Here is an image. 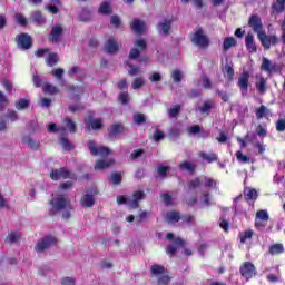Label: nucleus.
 Wrapping results in <instances>:
<instances>
[{
  "mask_svg": "<svg viewBox=\"0 0 285 285\" xmlns=\"http://www.w3.org/2000/svg\"><path fill=\"white\" fill-rule=\"evenodd\" d=\"M215 186H217V181L206 176L196 178L188 183L189 190H195L197 188H207L203 190V194L199 198L202 206L205 207H208L213 204V199L210 198V188H215Z\"/></svg>",
  "mask_w": 285,
  "mask_h": 285,
  "instance_id": "nucleus-1",
  "label": "nucleus"
},
{
  "mask_svg": "<svg viewBox=\"0 0 285 285\" xmlns=\"http://www.w3.org/2000/svg\"><path fill=\"white\" fill-rule=\"evenodd\" d=\"M146 198V194L144 191H135L132 196H118L117 204H127L130 208H138L139 202Z\"/></svg>",
  "mask_w": 285,
  "mask_h": 285,
  "instance_id": "nucleus-2",
  "label": "nucleus"
},
{
  "mask_svg": "<svg viewBox=\"0 0 285 285\" xmlns=\"http://www.w3.org/2000/svg\"><path fill=\"white\" fill-rule=\"evenodd\" d=\"M151 275L155 277L159 285H168L170 284V276L166 268L161 265H153L150 267Z\"/></svg>",
  "mask_w": 285,
  "mask_h": 285,
  "instance_id": "nucleus-3",
  "label": "nucleus"
},
{
  "mask_svg": "<svg viewBox=\"0 0 285 285\" xmlns=\"http://www.w3.org/2000/svg\"><path fill=\"white\" fill-rule=\"evenodd\" d=\"M191 43L197 46V48H208L210 40H208L206 32H204L202 28H198L191 36Z\"/></svg>",
  "mask_w": 285,
  "mask_h": 285,
  "instance_id": "nucleus-4",
  "label": "nucleus"
},
{
  "mask_svg": "<svg viewBox=\"0 0 285 285\" xmlns=\"http://www.w3.org/2000/svg\"><path fill=\"white\" fill-rule=\"evenodd\" d=\"M261 70L267 72V75H277V72H282V66L269 60L268 58H263Z\"/></svg>",
  "mask_w": 285,
  "mask_h": 285,
  "instance_id": "nucleus-5",
  "label": "nucleus"
},
{
  "mask_svg": "<svg viewBox=\"0 0 285 285\" xmlns=\"http://www.w3.org/2000/svg\"><path fill=\"white\" fill-rule=\"evenodd\" d=\"M52 246H57V238L55 236H45L38 240L36 245V253H43V250H48V248Z\"/></svg>",
  "mask_w": 285,
  "mask_h": 285,
  "instance_id": "nucleus-6",
  "label": "nucleus"
},
{
  "mask_svg": "<svg viewBox=\"0 0 285 285\" xmlns=\"http://www.w3.org/2000/svg\"><path fill=\"white\" fill-rule=\"evenodd\" d=\"M50 177L53 181H59V179H76L75 174H72V171L66 170V168L52 169Z\"/></svg>",
  "mask_w": 285,
  "mask_h": 285,
  "instance_id": "nucleus-7",
  "label": "nucleus"
},
{
  "mask_svg": "<svg viewBox=\"0 0 285 285\" xmlns=\"http://www.w3.org/2000/svg\"><path fill=\"white\" fill-rule=\"evenodd\" d=\"M240 275L248 282V279H252V277H255L257 275V269L255 268V265L250 262H245L240 266Z\"/></svg>",
  "mask_w": 285,
  "mask_h": 285,
  "instance_id": "nucleus-8",
  "label": "nucleus"
},
{
  "mask_svg": "<svg viewBox=\"0 0 285 285\" xmlns=\"http://www.w3.org/2000/svg\"><path fill=\"white\" fill-rule=\"evenodd\" d=\"M88 149L90 150V154L94 155V157H106L110 155V149H108L107 147H97V142H95L94 140L88 141Z\"/></svg>",
  "mask_w": 285,
  "mask_h": 285,
  "instance_id": "nucleus-9",
  "label": "nucleus"
},
{
  "mask_svg": "<svg viewBox=\"0 0 285 285\" xmlns=\"http://www.w3.org/2000/svg\"><path fill=\"white\" fill-rule=\"evenodd\" d=\"M135 48L129 52V59H138L141 52L146 50L147 43L144 39H138L134 42Z\"/></svg>",
  "mask_w": 285,
  "mask_h": 285,
  "instance_id": "nucleus-10",
  "label": "nucleus"
},
{
  "mask_svg": "<svg viewBox=\"0 0 285 285\" xmlns=\"http://www.w3.org/2000/svg\"><path fill=\"white\" fill-rule=\"evenodd\" d=\"M50 204L52 206L51 213H59V210H63L68 206V199L63 196H53Z\"/></svg>",
  "mask_w": 285,
  "mask_h": 285,
  "instance_id": "nucleus-11",
  "label": "nucleus"
},
{
  "mask_svg": "<svg viewBox=\"0 0 285 285\" xmlns=\"http://www.w3.org/2000/svg\"><path fill=\"white\" fill-rule=\"evenodd\" d=\"M61 37H63V27L61 24L53 26L49 33V41H51V43H59Z\"/></svg>",
  "mask_w": 285,
  "mask_h": 285,
  "instance_id": "nucleus-12",
  "label": "nucleus"
},
{
  "mask_svg": "<svg viewBox=\"0 0 285 285\" xmlns=\"http://www.w3.org/2000/svg\"><path fill=\"white\" fill-rule=\"evenodd\" d=\"M250 79V73L248 71H244L238 78V88L242 95H248V81Z\"/></svg>",
  "mask_w": 285,
  "mask_h": 285,
  "instance_id": "nucleus-13",
  "label": "nucleus"
},
{
  "mask_svg": "<svg viewBox=\"0 0 285 285\" xmlns=\"http://www.w3.org/2000/svg\"><path fill=\"white\" fill-rule=\"evenodd\" d=\"M249 28H252L256 35L264 32V26L262 24V19L258 16H252L248 21Z\"/></svg>",
  "mask_w": 285,
  "mask_h": 285,
  "instance_id": "nucleus-14",
  "label": "nucleus"
},
{
  "mask_svg": "<svg viewBox=\"0 0 285 285\" xmlns=\"http://www.w3.org/2000/svg\"><path fill=\"white\" fill-rule=\"evenodd\" d=\"M17 43L22 50H28L32 47V39L28 36V33H22L18 36Z\"/></svg>",
  "mask_w": 285,
  "mask_h": 285,
  "instance_id": "nucleus-15",
  "label": "nucleus"
},
{
  "mask_svg": "<svg viewBox=\"0 0 285 285\" xmlns=\"http://www.w3.org/2000/svg\"><path fill=\"white\" fill-rule=\"evenodd\" d=\"M131 30H134V32L137 35H144L146 32V22L137 18L134 19L131 23Z\"/></svg>",
  "mask_w": 285,
  "mask_h": 285,
  "instance_id": "nucleus-16",
  "label": "nucleus"
},
{
  "mask_svg": "<svg viewBox=\"0 0 285 285\" xmlns=\"http://www.w3.org/2000/svg\"><path fill=\"white\" fill-rule=\"evenodd\" d=\"M245 46L248 52H257V46L255 45V36L253 33H247L245 37Z\"/></svg>",
  "mask_w": 285,
  "mask_h": 285,
  "instance_id": "nucleus-17",
  "label": "nucleus"
},
{
  "mask_svg": "<svg viewBox=\"0 0 285 285\" xmlns=\"http://www.w3.org/2000/svg\"><path fill=\"white\" fill-rule=\"evenodd\" d=\"M119 50V45L115 40V38H109V40L105 45V51L108 52V55H115Z\"/></svg>",
  "mask_w": 285,
  "mask_h": 285,
  "instance_id": "nucleus-18",
  "label": "nucleus"
},
{
  "mask_svg": "<svg viewBox=\"0 0 285 285\" xmlns=\"http://www.w3.org/2000/svg\"><path fill=\"white\" fill-rule=\"evenodd\" d=\"M181 246H184V242L181 240V238H176L173 244L168 245L166 249L167 255H175V253H177V249L181 248Z\"/></svg>",
  "mask_w": 285,
  "mask_h": 285,
  "instance_id": "nucleus-19",
  "label": "nucleus"
},
{
  "mask_svg": "<svg viewBox=\"0 0 285 285\" xmlns=\"http://www.w3.org/2000/svg\"><path fill=\"white\" fill-rule=\"evenodd\" d=\"M171 23L173 22L170 20L160 21L157 26V30H158L159 35H168V32H170Z\"/></svg>",
  "mask_w": 285,
  "mask_h": 285,
  "instance_id": "nucleus-20",
  "label": "nucleus"
},
{
  "mask_svg": "<svg viewBox=\"0 0 285 285\" xmlns=\"http://www.w3.org/2000/svg\"><path fill=\"white\" fill-rule=\"evenodd\" d=\"M80 204L83 208H92L95 206V197L90 194L82 196Z\"/></svg>",
  "mask_w": 285,
  "mask_h": 285,
  "instance_id": "nucleus-21",
  "label": "nucleus"
},
{
  "mask_svg": "<svg viewBox=\"0 0 285 285\" xmlns=\"http://www.w3.org/2000/svg\"><path fill=\"white\" fill-rule=\"evenodd\" d=\"M257 189L252 187H245L244 197L247 202H255L257 199Z\"/></svg>",
  "mask_w": 285,
  "mask_h": 285,
  "instance_id": "nucleus-22",
  "label": "nucleus"
},
{
  "mask_svg": "<svg viewBox=\"0 0 285 285\" xmlns=\"http://www.w3.org/2000/svg\"><path fill=\"white\" fill-rule=\"evenodd\" d=\"M263 48L265 50H271V36L266 35V31H262L261 33L257 35Z\"/></svg>",
  "mask_w": 285,
  "mask_h": 285,
  "instance_id": "nucleus-23",
  "label": "nucleus"
},
{
  "mask_svg": "<svg viewBox=\"0 0 285 285\" xmlns=\"http://www.w3.org/2000/svg\"><path fill=\"white\" fill-rule=\"evenodd\" d=\"M60 128H65V132L68 130L71 134L77 132V125L72 119L70 118H65L63 119V126H60Z\"/></svg>",
  "mask_w": 285,
  "mask_h": 285,
  "instance_id": "nucleus-24",
  "label": "nucleus"
},
{
  "mask_svg": "<svg viewBox=\"0 0 285 285\" xmlns=\"http://www.w3.org/2000/svg\"><path fill=\"white\" fill-rule=\"evenodd\" d=\"M223 75L225 79L233 81V78L235 77V69H233V63L225 65V67L223 68Z\"/></svg>",
  "mask_w": 285,
  "mask_h": 285,
  "instance_id": "nucleus-25",
  "label": "nucleus"
},
{
  "mask_svg": "<svg viewBox=\"0 0 285 285\" xmlns=\"http://www.w3.org/2000/svg\"><path fill=\"white\" fill-rule=\"evenodd\" d=\"M198 155L204 159V161H207V164H213V161H217V159H219L215 153L207 154L205 151H200Z\"/></svg>",
  "mask_w": 285,
  "mask_h": 285,
  "instance_id": "nucleus-26",
  "label": "nucleus"
},
{
  "mask_svg": "<svg viewBox=\"0 0 285 285\" xmlns=\"http://www.w3.org/2000/svg\"><path fill=\"white\" fill-rule=\"evenodd\" d=\"M126 128L124 127L122 124H115L109 128V135L111 137H117V135H121Z\"/></svg>",
  "mask_w": 285,
  "mask_h": 285,
  "instance_id": "nucleus-27",
  "label": "nucleus"
},
{
  "mask_svg": "<svg viewBox=\"0 0 285 285\" xmlns=\"http://www.w3.org/2000/svg\"><path fill=\"white\" fill-rule=\"evenodd\" d=\"M23 144H26V146H29V148H31L32 150H39V146H41V144L39 142V140H35L31 137H24L22 139Z\"/></svg>",
  "mask_w": 285,
  "mask_h": 285,
  "instance_id": "nucleus-28",
  "label": "nucleus"
},
{
  "mask_svg": "<svg viewBox=\"0 0 285 285\" xmlns=\"http://www.w3.org/2000/svg\"><path fill=\"white\" fill-rule=\"evenodd\" d=\"M165 219L169 224H177L181 217L179 216V212H169L166 214Z\"/></svg>",
  "mask_w": 285,
  "mask_h": 285,
  "instance_id": "nucleus-29",
  "label": "nucleus"
},
{
  "mask_svg": "<svg viewBox=\"0 0 285 285\" xmlns=\"http://www.w3.org/2000/svg\"><path fill=\"white\" fill-rule=\"evenodd\" d=\"M256 79H258V81H256V90H258L261 95H264V92H266V80L262 76H256Z\"/></svg>",
  "mask_w": 285,
  "mask_h": 285,
  "instance_id": "nucleus-30",
  "label": "nucleus"
},
{
  "mask_svg": "<svg viewBox=\"0 0 285 285\" xmlns=\"http://www.w3.org/2000/svg\"><path fill=\"white\" fill-rule=\"evenodd\" d=\"M28 108H30V100L20 98L18 101H16L17 110H28Z\"/></svg>",
  "mask_w": 285,
  "mask_h": 285,
  "instance_id": "nucleus-31",
  "label": "nucleus"
},
{
  "mask_svg": "<svg viewBox=\"0 0 285 285\" xmlns=\"http://www.w3.org/2000/svg\"><path fill=\"white\" fill-rule=\"evenodd\" d=\"M268 253L269 255H282V253H284V245L283 244L271 245Z\"/></svg>",
  "mask_w": 285,
  "mask_h": 285,
  "instance_id": "nucleus-32",
  "label": "nucleus"
},
{
  "mask_svg": "<svg viewBox=\"0 0 285 285\" xmlns=\"http://www.w3.org/2000/svg\"><path fill=\"white\" fill-rule=\"evenodd\" d=\"M115 164L114 160H98L95 166V170H104L105 168H109Z\"/></svg>",
  "mask_w": 285,
  "mask_h": 285,
  "instance_id": "nucleus-33",
  "label": "nucleus"
},
{
  "mask_svg": "<svg viewBox=\"0 0 285 285\" xmlns=\"http://www.w3.org/2000/svg\"><path fill=\"white\" fill-rule=\"evenodd\" d=\"M255 233L252 229H247L239 234L240 244H246L248 239H253Z\"/></svg>",
  "mask_w": 285,
  "mask_h": 285,
  "instance_id": "nucleus-34",
  "label": "nucleus"
},
{
  "mask_svg": "<svg viewBox=\"0 0 285 285\" xmlns=\"http://www.w3.org/2000/svg\"><path fill=\"white\" fill-rule=\"evenodd\" d=\"M180 170H187V173H195L197 165L190 161H185L179 165Z\"/></svg>",
  "mask_w": 285,
  "mask_h": 285,
  "instance_id": "nucleus-35",
  "label": "nucleus"
},
{
  "mask_svg": "<svg viewBox=\"0 0 285 285\" xmlns=\"http://www.w3.org/2000/svg\"><path fill=\"white\" fill-rule=\"evenodd\" d=\"M234 46H237V40L233 37L225 38L223 42L224 50H230Z\"/></svg>",
  "mask_w": 285,
  "mask_h": 285,
  "instance_id": "nucleus-36",
  "label": "nucleus"
},
{
  "mask_svg": "<svg viewBox=\"0 0 285 285\" xmlns=\"http://www.w3.org/2000/svg\"><path fill=\"white\" fill-rule=\"evenodd\" d=\"M146 83V80H144V77H137L134 79L131 83L132 90H139Z\"/></svg>",
  "mask_w": 285,
  "mask_h": 285,
  "instance_id": "nucleus-37",
  "label": "nucleus"
},
{
  "mask_svg": "<svg viewBox=\"0 0 285 285\" xmlns=\"http://www.w3.org/2000/svg\"><path fill=\"white\" fill-rule=\"evenodd\" d=\"M48 132H61V135H66V127H57V124H49Z\"/></svg>",
  "mask_w": 285,
  "mask_h": 285,
  "instance_id": "nucleus-38",
  "label": "nucleus"
},
{
  "mask_svg": "<svg viewBox=\"0 0 285 285\" xmlns=\"http://www.w3.org/2000/svg\"><path fill=\"white\" fill-rule=\"evenodd\" d=\"M32 21L35 23H38L39 26H43V23H46V18H43V16L41 14V12L37 11L32 14L31 17Z\"/></svg>",
  "mask_w": 285,
  "mask_h": 285,
  "instance_id": "nucleus-39",
  "label": "nucleus"
},
{
  "mask_svg": "<svg viewBox=\"0 0 285 285\" xmlns=\"http://www.w3.org/2000/svg\"><path fill=\"white\" fill-rule=\"evenodd\" d=\"M19 239H21V234L12 232L8 235L7 243L8 244H17V242H19Z\"/></svg>",
  "mask_w": 285,
  "mask_h": 285,
  "instance_id": "nucleus-40",
  "label": "nucleus"
},
{
  "mask_svg": "<svg viewBox=\"0 0 285 285\" xmlns=\"http://www.w3.org/2000/svg\"><path fill=\"white\" fill-rule=\"evenodd\" d=\"M90 127L92 130H101L104 127V120L101 118H96L90 121Z\"/></svg>",
  "mask_w": 285,
  "mask_h": 285,
  "instance_id": "nucleus-41",
  "label": "nucleus"
},
{
  "mask_svg": "<svg viewBox=\"0 0 285 285\" xmlns=\"http://www.w3.org/2000/svg\"><path fill=\"white\" fill-rule=\"evenodd\" d=\"M180 111H181V106L175 105L170 109H168V117L170 119H174V117H177V115H179Z\"/></svg>",
  "mask_w": 285,
  "mask_h": 285,
  "instance_id": "nucleus-42",
  "label": "nucleus"
},
{
  "mask_svg": "<svg viewBox=\"0 0 285 285\" xmlns=\"http://www.w3.org/2000/svg\"><path fill=\"white\" fill-rule=\"evenodd\" d=\"M43 92H46L47 95H55L57 92H59V89H57L56 86L47 83L43 86L42 88Z\"/></svg>",
  "mask_w": 285,
  "mask_h": 285,
  "instance_id": "nucleus-43",
  "label": "nucleus"
},
{
  "mask_svg": "<svg viewBox=\"0 0 285 285\" xmlns=\"http://www.w3.org/2000/svg\"><path fill=\"white\" fill-rule=\"evenodd\" d=\"M273 10L277 12V14L282 13L285 10V0H276V4H273Z\"/></svg>",
  "mask_w": 285,
  "mask_h": 285,
  "instance_id": "nucleus-44",
  "label": "nucleus"
},
{
  "mask_svg": "<svg viewBox=\"0 0 285 285\" xmlns=\"http://www.w3.org/2000/svg\"><path fill=\"white\" fill-rule=\"evenodd\" d=\"M236 159L240 164H248L250 161V158L246 155H244L242 151L236 153Z\"/></svg>",
  "mask_w": 285,
  "mask_h": 285,
  "instance_id": "nucleus-45",
  "label": "nucleus"
},
{
  "mask_svg": "<svg viewBox=\"0 0 285 285\" xmlns=\"http://www.w3.org/2000/svg\"><path fill=\"white\" fill-rule=\"evenodd\" d=\"M57 61H59V56H57V53H49L47 58V65L52 67L56 66Z\"/></svg>",
  "mask_w": 285,
  "mask_h": 285,
  "instance_id": "nucleus-46",
  "label": "nucleus"
},
{
  "mask_svg": "<svg viewBox=\"0 0 285 285\" xmlns=\"http://www.w3.org/2000/svg\"><path fill=\"white\" fill-rule=\"evenodd\" d=\"M268 115V108L266 106L262 105L259 109L256 111L257 119H262Z\"/></svg>",
  "mask_w": 285,
  "mask_h": 285,
  "instance_id": "nucleus-47",
  "label": "nucleus"
},
{
  "mask_svg": "<svg viewBox=\"0 0 285 285\" xmlns=\"http://www.w3.org/2000/svg\"><path fill=\"white\" fill-rule=\"evenodd\" d=\"M212 108H213V101L207 100L204 102L202 107L198 108V110L204 115L208 112V110H210Z\"/></svg>",
  "mask_w": 285,
  "mask_h": 285,
  "instance_id": "nucleus-48",
  "label": "nucleus"
},
{
  "mask_svg": "<svg viewBox=\"0 0 285 285\" xmlns=\"http://www.w3.org/2000/svg\"><path fill=\"white\" fill-rule=\"evenodd\" d=\"M183 77L184 75L179 71V69H176L171 72V78L174 79L175 83H179Z\"/></svg>",
  "mask_w": 285,
  "mask_h": 285,
  "instance_id": "nucleus-49",
  "label": "nucleus"
},
{
  "mask_svg": "<svg viewBox=\"0 0 285 285\" xmlns=\"http://www.w3.org/2000/svg\"><path fill=\"white\" fill-rule=\"evenodd\" d=\"M101 14H110V2H102L99 8Z\"/></svg>",
  "mask_w": 285,
  "mask_h": 285,
  "instance_id": "nucleus-50",
  "label": "nucleus"
},
{
  "mask_svg": "<svg viewBox=\"0 0 285 285\" xmlns=\"http://www.w3.org/2000/svg\"><path fill=\"white\" fill-rule=\"evenodd\" d=\"M256 219H261L262 222H268V212L262 209L256 213Z\"/></svg>",
  "mask_w": 285,
  "mask_h": 285,
  "instance_id": "nucleus-51",
  "label": "nucleus"
},
{
  "mask_svg": "<svg viewBox=\"0 0 285 285\" xmlns=\"http://www.w3.org/2000/svg\"><path fill=\"white\" fill-rule=\"evenodd\" d=\"M134 121L135 124H138V126H140V124H146V116L144 114H135Z\"/></svg>",
  "mask_w": 285,
  "mask_h": 285,
  "instance_id": "nucleus-52",
  "label": "nucleus"
},
{
  "mask_svg": "<svg viewBox=\"0 0 285 285\" xmlns=\"http://www.w3.org/2000/svg\"><path fill=\"white\" fill-rule=\"evenodd\" d=\"M76 284H77V278L75 277L67 276L61 279V285H76Z\"/></svg>",
  "mask_w": 285,
  "mask_h": 285,
  "instance_id": "nucleus-53",
  "label": "nucleus"
},
{
  "mask_svg": "<svg viewBox=\"0 0 285 285\" xmlns=\"http://www.w3.org/2000/svg\"><path fill=\"white\" fill-rule=\"evenodd\" d=\"M16 21H18L20 26H28V19H26L21 13L16 14Z\"/></svg>",
  "mask_w": 285,
  "mask_h": 285,
  "instance_id": "nucleus-54",
  "label": "nucleus"
},
{
  "mask_svg": "<svg viewBox=\"0 0 285 285\" xmlns=\"http://www.w3.org/2000/svg\"><path fill=\"white\" fill-rule=\"evenodd\" d=\"M60 144L62 146V148H65V150H72V145L70 144V140H68L67 138H61L60 139Z\"/></svg>",
  "mask_w": 285,
  "mask_h": 285,
  "instance_id": "nucleus-55",
  "label": "nucleus"
},
{
  "mask_svg": "<svg viewBox=\"0 0 285 285\" xmlns=\"http://www.w3.org/2000/svg\"><path fill=\"white\" fill-rule=\"evenodd\" d=\"M168 173V167L167 166H159L158 167V177H160V179H164V177H166Z\"/></svg>",
  "mask_w": 285,
  "mask_h": 285,
  "instance_id": "nucleus-56",
  "label": "nucleus"
},
{
  "mask_svg": "<svg viewBox=\"0 0 285 285\" xmlns=\"http://www.w3.org/2000/svg\"><path fill=\"white\" fill-rule=\"evenodd\" d=\"M268 224V220H262L259 218H255V226L259 229L266 228V225Z\"/></svg>",
  "mask_w": 285,
  "mask_h": 285,
  "instance_id": "nucleus-57",
  "label": "nucleus"
},
{
  "mask_svg": "<svg viewBox=\"0 0 285 285\" xmlns=\"http://www.w3.org/2000/svg\"><path fill=\"white\" fill-rule=\"evenodd\" d=\"M128 75H130V77H136V75H139V67L129 65Z\"/></svg>",
  "mask_w": 285,
  "mask_h": 285,
  "instance_id": "nucleus-58",
  "label": "nucleus"
},
{
  "mask_svg": "<svg viewBox=\"0 0 285 285\" xmlns=\"http://www.w3.org/2000/svg\"><path fill=\"white\" fill-rule=\"evenodd\" d=\"M165 135L161 130L157 129L153 136L154 141H161L164 139Z\"/></svg>",
  "mask_w": 285,
  "mask_h": 285,
  "instance_id": "nucleus-59",
  "label": "nucleus"
},
{
  "mask_svg": "<svg viewBox=\"0 0 285 285\" xmlns=\"http://www.w3.org/2000/svg\"><path fill=\"white\" fill-rule=\"evenodd\" d=\"M83 109V105L77 104V105H71L69 106L70 112H79Z\"/></svg>",
  "mask_w": 285,
  "mask_h": 285,
  "instance_id": "nucleus-60",
  "label": "nucleus"
},
{
  "mask_svg": "<svg viewBox=\"0 0 285 285\" xmlns=\"http://www.w3.org/2000/svg\"><path fill=\"white\" fill-rule=\"evenodd\" d=\"M119 101H121V104H128V101H130V96L128 92H121L119 95Z\"/></svg>",
  "mask_w": 285,
  "mask_h": 285,
  "instance_id": "nucleus-61",
  "label": "nucleus"
},
{
  "mask_svg": "<svg viewBox=\"0 0 285 285\" xmlns=\"http://www.w3.org/2000/svg\"><path fill=\"white\" fill-rule=\"evenodd\" d=\"M69 90L76 95V97H79V95H83V88L81 87H69Z\"/></svg>",
  "mask_w": 285,
  "mask_h": 285,
  "instance_id": "nucleus-62",
  "label": "nucleus"
},
{
  "mask_svg": "<svg viewBox=\"0 0 285 285\" xmlns=\"http://www.w3.org/2000/svg\"><path fill=\"white\" fill-rule=\"evenodd\" d=\"M63 72L65 70L61 69V68H58V69H53L52 70V75L56 79H61V77H63Z\"/></svg>",
  "mask_w": 285,
  "mask_h": 285,
  "instance_id": "nucleus-63",
  "label": "nucleus"
},
{
  "mask_svg": "<svg viewBox=\"0 0 285 285\" xmlns=\"http://www.w3.org/2000/svg\"><path fill=\"white\" fill-rule=\"evenodd\" d=\"M144 155V149H137L134 153H131V159H139Z\"/></svg>",
  "mask_w": 285,
  "mask_h": 285,
  "instance_id": "nucleus-64",
  "label": "nucleus"
}]
</instances>
